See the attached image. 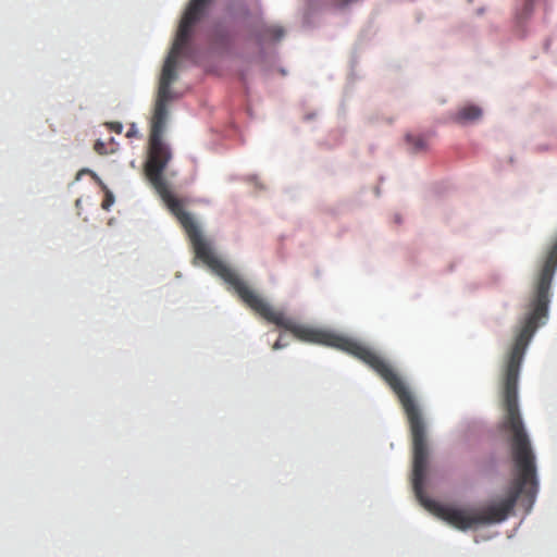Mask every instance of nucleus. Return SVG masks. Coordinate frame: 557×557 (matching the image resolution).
<instances>
[{
	"label": "nucleus",
	"mask_w": 557,
	"mask_h": 557,
	"mask_svg": "<svg viewBox=\"0 0 557 557\" xmlns=\"http://www.w3.org/2000/svg\"><path fill=\"white\" fill-rule=\"evenodd\" d=\"M166 120L168 116L152 115L148 157L144 172L151 186L186 232L195 257L221 277L227 284L228 289L233 290L247 307L268 322L289 331L302 342L325 345L348 352L377 373V352L375 350L349 337L296 323L282 311L272 308L236 270L215 255L211 244L202 236L197 222L184 210L182 200L171 193L164 178L163 172L172 159L171 149L162 138Z\"/></svg>",
	"instance_id": "nucleus-1"
},
{
	"label": "nucleus",
	"mask_w": 557,
	"mask_h": 557,
	"mask_svg": "<svg viewBox=\"0 0 557 557\" xmlns=\"http://www.w3.org/2000/svg\"><path fill=\"white\" fill-rule=\"evenodd\" d=\"M213 0H190L181 18L172 48L162 66L153 115L168 116L166 104L175 98L171 85L177 79V63L188 46L194 26L203 18Z\"/></svg>",
	"instance_id": "nucleus-2"
},
{
	"label": "nucleus",
	"mask_w": 557,
	"mask_h": 557,
	"mask_svg": "<svg viewBox=\"0 0 557 557\" xmlns=\"http://www.w3.org/2000/svg\"><path fill=\"white\" fill-rule=\"evenodd\" d=\"M482 115V110L476 107V106H466L461 109H459V111L457 112L456 114V117L455 120L458 122V123H468V122H474L476 120H479Z\"/></svg>",
	"instance_id": "nucleus-3"
},
{
	"label": "nucleus",
	"mask_w": 557,
	"mask_h": 557,
	"mask_svg": "<svg viewBox=\"0 0 557 557\" xmlns=\"http://www.w3.org/2000/svg\"><path fill=\"white\" fill-rule=\"evenodd\" d=\"M406 141L413 153L425 151L429 147L428 139L422 135H407Z\"/></svg>",
	"instance_id": "nucleus-4"
},
{
	"label": "nucleus",
	"mask_w": 557,
	"mask_h": 557,
	"mask_svg": "<svg viewBox=\"0 0 557 557\" xmlns=\"http://www.w3.org/2000/svg\"><path fill=\"white\" fill-rule=\"evenodd\" d=\"M520 4L516 8V20L519 24L523 23L533 11V0H519Z\"/></svg>",
	"instance_id": "nucleus-5"
},
{
	"label": "nucleus",
	"mask_w": 557,
	"mask_h": 557,
	"mask_svg": "<svg viewBox=\"0 0 557 557\" xmlns=\"http://www.w3.org/2000/svg\"><path fill=\"white\" fill-rule=\"evenodd\" d=\"M268 34L271 35L274 39H280L282 38L284 32L278 26H272L268 29Z\"/></svg>",
	"instance_id": "nucleus-6"
},
{
	"label": "nucleus",
	"mask_w": 557,
	"mask_h": 557,
	"mask_svg": "<svg viewBox=\"0 0 557 557\" xmlns=\"http://www.w3.org/2000/svg\"><path fill=\"white\" fill-rule=\"evenodd\" d=\"M113 201H114L113 195L110 191H108L106 194V198L102 201V208L104 210H109V208L112 206Z\"/></svg>",
	"instance_id": "nucleus-7"
},
{
	"label": "nucleus",
	"mask_w": 557,
	"mask_h": 557,
	"mask_svg": "<svg viewBox=\"0 0 557 557\" xmlns=\"http://www.w3.org/2000/svg\"><path fill=\"white\" fill-rule=\"evenodd\" d=\"M94 149L99 154H103V153H106V144L103 141H101V140H97L95 146H94Z\"/></svg>",
	"instance_id": "nucleus-8"
},
{
	"label": "nucleus",
	"mask_w": 557,
	"mask_h": 557,
	"mask_svg": "<svg viewBox=\"0 0 557 557\" xmlns=\"http://www.w3.org/2000/svg\"><path fill=\"white\" fill-rule=\"evenodd\" d=\"M111 128L114 129L116 133H121L123 126L121 123H111Z\"/></svg>",
	"instance_id": "nucleus-9"
},
{
	"label": "nucleus",
	"mask_w": 557,
	"mask_h": 557,
	"mask_svg": "<svg viewBox=\"0 0 557 557\" xmlns=\"http://www.w3.org/2000/svg\"><path fill=\"white\" fill-rule=\"evenodd\" d=\"M284 345L281 343V338H278L272 346L274 350L282 348Z\"/></svg>",
	"instance_id": "nucleus-10"
},
{
	"label": "nucleus",
	"mask_w": 557,
	"mask_h": 557,
	"mask_svg": "<svg viewBox=\"0 0 557 557\" xmlns=\"http://www.w3.org/2000/svg\"><path fill=\"white\" fill-rule=\"evenodd\" d=\"M136 133H137V131L135 129V127H134V126H132V127L129 128V131L127 132L126 136H127V137H132V136H135V135H136Z\"/></svg>",
	"instance_id": "nucleus-11"
},
{
	"label": "nucleus",
	"mask_w": 557,
	"mask_h": 557,
	"mask_svg": "<svg viewBox=\"0 0 557 557\" xmlns=\"http://www.w3.org/2000/svg\"><path fill=\"white\" fill-rule=\"evenodd\" d=\"M87 172L86 170H82V172H78V175H82V173Z\"/></svg>",
	"instance_id": "nucleus-12"
},
{
	"label": "nucleus",
	"mask_w": 557,
	"mask_h": 557,
	"mask_svg": "<svg viewBox=\"0 0 557 557\" xmlns=\"http://www.w3.org/2000/svg\"><path fill=\"white\" fill-rule=\"evenodd\" d=\"M87 172L86 170H82V172H78V175H82V173Z\"/></svg>",
	"instance_id": "nucleus-13"
}]
</instances>
